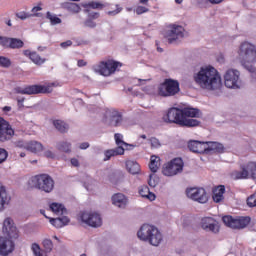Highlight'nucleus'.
<instances>
[{
  "label": "nucleus",
  "mask_w": 256,
  "mask_h": 256,
  "mask_svg": "<svg viewBox=\"0 0 256 256\" xmlns=\"http://www.w3.org/2000/svg\"><path fill=\"white\" fill-rule=\"evenodd\" d=\"M202 115L203 112H201V109L193 106L171 107L168 109L166 115L163 116V121L170 125L174 124L179 127L193 129L195 127H201V121L197 119L202 117Z\"/></svg>",
  "instance_id": "1"
},
{
  "label": "nucleus",
  "mask_w": 256,
  "mask_h": 256,
  "mask_svg": "<svg viewBox=\"0 0 256 256\" xmlns=\"http://www.w3.org/2000/svg\"><path fill=\"white\" fill-rule=\"evenodd\" d=\"M2 233L6 237L0 236V256H9L15 251L13 239H19V230L15 226L13 219L6 218L3 222Z\"/></svg>",
  "instance_id": "2"
},
{
  "label": "nucleus",
  "mask_w": 256,
  "mask_h": 256,
  "mask_svg": "<svg viewBox=\"0 0 256 256\" xmlns=\"http://www.w3.org/2000/svg\"><path fill=\"white\" fill-rule=\"evenodd\" d=\"M194 81L201 89L207 91H217L221 87V76L213 66L201 67L194 74Z\"/></svg>",
  "instance_id": "3"
},
{
  "label": "nucleus",
  "mask_w": 256,
  "mask_h": 256,
  "mask_svg": "<svg viewBox=\"0 0 256 256\" xmlns=\"http://www.w3.org/2000/svg\"><path fill=\"white\" fill-rule=\"evenodd\" d=\"M240 63L249 73H255L256 68L253 63L256 61V46L251 42H242L238 49Z\"/></svg>",
  "instance_id": "4"
},
{
  "label": "nucleus",
  "mask_w": 256,
  "mask_h": 256,
  "mask_svg": "<svg viewBox=\"0 0 256 256\" xmlns=\"http://www.w3.org/2000/svg\"><path fill=\"white\" fill-rule=\"evenodd\" d=\"M28 184L32 189H38L42 193H52L55 189V180L47 173L32 176Z\"/></svg>",
  "instance_id": "5"
},
{
  "label": "nucleus",
  "mask_w": 256,
  "mask_h": 256,
  "mask_svg": "<svg viewBox=\"0 0 256 256\" xmlns=\"http://www.w3.org/2000/svg\"><path fill=\"white\" fill-rule=\"evenodd\" d=\"M53 87H56L55 82L43 84L27 85L24 88L16 87L15 93L19 95H49L53 93Z\"/></svg>",
  "instance_id": "6"
},
{
  "label": "nucleus",
  "mask_w": 256,
  "mask_h": 256,
  "mask_svg": "<svg viewBox=\"0 0 256 256\" xmlns=\"http://www.w3.org/2000/svg\"><path fill=\"white\" fill-rule=\"evenodd\" d=\"M181 92L179 80L173 78H165L162 83L158 85L157 93L159 97H175Z\"/></svg>",
  "instance_id": "7"
},
{
  "label": "nucleus",
  "mask_w": 256,
  "mask_h": 256,
  "mask_svg": "<svg viewBox=\"0 0 256 256\" xmlns=\"http://www.w3.org/2000/svg\"><path fill=\"white\" fill-rule=\"evenodd\" d=\"M119 67H123V63L114 59L100 61L98 65L94 66V71L102 75V77H111L119 71Z\"/></svg>",
  "instance_id": "8"
},
{
  "label": "nucleus",
  "mask_w": 256,
  "mask_h": 256,
  "mask_svg": "<svg viewBox=\"0 0 256 256\" xmlns=\"http://www.w3.org/2000/svg\"><path fill=\"white\" fill-rule=\"evenodd\" d=\"M232 179L235 181L241 179H256V162L250 161L246 164L240 165V170H235L231 174Z\"/></svg>",
  "instance_id": "9"
},
{
  "label": "nucleus",
  "mask_w": 256,
  "mask_h": 256,
  "mask_svg": "<svg viewBox=\"0 0 256 256\" xmlns=\"http://www.w3.org/2000/svg\"><path fill=\"white\" fill-rule=\"evenodd\" d=\"M184 167L185 162H183V158L176 157L163 165L162 174L165 177H175V175L183 173Z\"/></svg>",
  "instance_id": "10"
},
{
  "label": "nucleus",
  "mask_w": 256,
  "mask_h": 256,
  "mask_svg": "<svg viewBox=\"0 0 256 256\" xmlns=\"http://www.w3.org/2000/svg\"><path fill=\"white\" fill-rule=\"evenodd\" d=\"M183 37H185V28L177 24H170L164 33V38L167 39L169 45H177L179 39H183Z\"/></svg>",
  "instance_id": "11"
},
{
  "label": "nucleus",
  "mask_w": 256,
  "mask_h": 256,
  "mask_svg": "<svg viewBox=\"0 0 256 256\" xmlns=\"http://www.w3.org/2000/svg\"><path fill=\"white\" fill-rule=\"evenodd\" d=\"M222 221L226 227L230 229H245L249 223H251V218L249 216H236L226 215L222 217Z\"/></svg>",
  "instance_id": "12"
},
{
  "label": "nucleus",
  "mask_w": 256,
  "mask_h": 256,
  "mask_svg": "<svg viewBox=\"0 0 256 256\" xmlns=\"http://www.w3.org/2000/svg\"><path fill=\"white\" fill-rule=\"evenodd\" d=\"M186 197L196 203L204 205L209 201V194L203 187H192L186 189Z\"/></svg>",
  "instance_id": "13"
},
{
  "label": "nucleus",
  "mask_w": 256,
  "mask_h": 256,
  "mask_svg": "<svg viewBox=\"0 0 256 256\" xmlns=\"http://www.w3.org/2000/svg\"><path fill=\"white\" fill-rule=\"evenodd\" d=\"M115 143L118 145L114 149H109L104 152L105 158L104 161H109L111 157H117V155H124L125 154V148L121 145H129V143L123 141V134L116 133L114 135Z\"/></svg>",
  "instance_id": "14"
},
{
  "label": "nucleus",
  "mask_w": 256,
  "mask_h": 256,
  "mask_svg": "<svg viewBox=\"0 0 256 256\" xmlns=\"http://www.w3.org/2000/svg\"><path fill=\"white\" fill-rule=\"evenodd\" d=\"M79 221L88 225V227H93L97 229V227H101L103 221L101 220V215L99 213H89L87 211H81L79 213Z\"/></svg>",
  "instance_id": "15"
},
{
  "label": "nucleus",
  "mask_w": 256,
  "mask_h": 256,
  "mask_svg": "<svg viewBox=\"0 0 256 256\" xmlns=\"http://www.w3.org/2000/svg\"><path fill=\"white\" fill-rule=\"evenodd\" d=\"M15 136V130L9 121L0 116V143L11 141Z\"/></svg>",
  "instance_id": "16"
},
{
  "label": "nucleus",
  "mask_w": 256,
  "mask_h": 256,
  "mask_svg": "<svg viewBox=\"0 0 256 256\" xmlns=\"http://www.w3.org/2000/svg\"><path fill=\"white\" fill-rule=\"evenodd\" d=\"M0 47L3 49H23L25 42L20 38L0 36Z\"/></svg>",
  "instance_id": "17"
},
{
  "label": "nucleus",
  "mask_w": 256,
  "mask_h": 256,
  "mask_svg": "<svg viewBox=\"0 0 256 256\" xmlns=\"http://www.w3.org/2000/svg\"><path fill=\"white\" fill-rule=\"evenodd\" d=\"M239 71L230 69L224 75V85L228 89H239Z\"/></svg>",
  "instance_id": "18"
},
{
  "label": "nucleus",
  "mask_w": 256,
  "mask_h": 256,
  "mask_svg": "<svg viewBox=\"0 0 256 256\" xmlns=\"http://www.w3.org/2000/svg\"><path fill=\"white\" fill-rule=\"evenodd\" d=\"M157 229V227L149 224H143L137 232V237L140 241H145L147 243L148 239L151 238L153 232ZM150 241H153L150 239Z\"/></svg>",
  "instance_id": "19"
},
{
  "label": "nucleus",
  "mask_w": 256,
  "mask_h": 256,
  "mask_svg": "<svg viewBox=\"0 0 256 256\" xmlns=\"http://www.w3.org/2000/svg\"><path fill=\"white\" fill-rule=\"evenodd\" d=\"M207 142H202L199 140H190L188 142V149L192 153H196L198 155H207Z\"/></svg>",
  "instance_id": "20"
},
{
  "label": "nucleus",
  "mask_w": 256,
  "mask_h": 256,
  "mask_svg": "<svg viewBox=\"0 0 256 256\" xmlns=\"http://www.w3.org/2000/svg\"><path fill=\"white\" fill-rule=\"evenodd\" d=\"M206 155H213V153H225V146L219 142H206Z\"/></svg>",
  "instance_id": "21"
},
{
  "label": "nucleus",
  "mask_w": 256,
  "mask_h": 256,
  "mask_svg": "<svg viewBox=\"0 0 256 256\" xmlns=\"http://www.w3.org/2000/svg\"><path fill=\"white\" fill-rule=\"evenodd\" d=\"M23 55L25 57H28L34 65L41 66L45 61H47L46 58H41V56L36 52V51H31V50H23Z\"/></svg>",
  "instance_id": "22"
},
{
  "label": "nucleus",
  "mask_w": 256,
  "mask_h": 256,
  "mask_svg": "<svg viewBox=\"0 0 256 256\" xmlns=\"http://www.w3.org/2000/svg\"><path fill=\"white\" fill-rule=\"evenodd\" d=\"M112 205L119 207L120 209H125L127 207L128 199L123 193H116L111 198Z\"/></svg>",
  "instance_id": "23"
},
{
  "label": "nucleus",
  "mask_w": 256,
  "mask_h": 256,
  "mask_svg": "<svg viewBox=\"0 0 256 256\" xmlns=\"http://www.w3.org/2000/svg\"><path fill=\"white\" fill-rule=\"evenodd\" d=\"M124 180H125V174H123V171L121 170H115L108 174V181L112 185H119L123 183Z\"/></svg>",
  "instance_id": "24"
},
{
  "label": "nucleus",
  "mask_w": 256,
  "mask_h": 256,
  "mask_svg": "<svg viewBox=\"0 0 256 256\" xmlns=\"http://www.w3.org/2000/svg\"><path fill=\"white\" fill-rule=\"evenodd\" d=\"M109 4H103L98 1H90L88 3H81V7L84 8V13H89L91 9H98V11H103L105 7H107Z\"/></svg>",
  "instance_id": "25"
},
{
  "label": "nucleus",
  "mask_w": 256,
  "mask_h": 256,
  "mask_svg": "<svg viewBox=\"0 0 256 256\" xmlns=\"http://www.w3.org/2000/svg\"><path fill=\"white\" fill-rule=\"evenodd\" d=\"M163 241V234L159 231V228L154 229L151 238L146 240V243H149L153 247H159Z\"/></svg>",
  "instance_id": "26"
},
{
  "label": "nucleus",
  "mask_w": 256,
  "mask_h": 256,
  "mask_svg": "<svg viewBox=\"0 0 256 256\" xmlns=\"http://www.w3.org/2000/svg\"><path fill=\"white\" fill-rule=\"evenodd\" d=\"M138 193L140 197H143L144 199H148V201H155L157 199V195L155 193L151 192L149 189V186L142 185L138 189Z\"/></svg>",
  "instance_id": "27"
},
{
  "label": "nucleus",
  "mask_w": 256,
  "mask_h": 256,
  "mask_svg": "<svg viewBox=\"0 0 256 256\" xmlns=\"http://www.w3.org/2000/svg\"><path fill=\"white\" fill-rule=\"evenodd\" d=\"M9 201H11V196L7 195L5 186L0 182V211L5 209V205L9 204Z\"/></svg>",
  "instance_id": "28"
},
{
  "label": "nucleus",
  "mask_w": 256,
  "mask_h": 256,
  "mask_svg": "<svg viewBox=\"0 0 256 256\" xmlns=\"http://www.w3.org/2000/svg\"><path fill=\"white\" fill-rule=\"evenodd\" d=\"M223 195H225V185H219L213 190L212 199L214 203H221V201L225 199Z\"/></svg>",
  "instance_id": "29"
},
{
  "label": "nucleus",
  "mask_w": 256,
  "mask_h": 256,
  "mask_svg": "<svg viewBox=\"0 0 256 256\" xmlns=\"http://www.w3.org/2000/svg\"><path fill=\"white\" fill-rule=\"evenodd\" d=\"M53 125L55 129L60 132L62 135L69 132V124L63 120H53Z\"/></svg>",
  "instance_id": "30"
},
{
  "label": "nucleus",
  "mask_w": 256,
  "mask_h": 256,
  "mask_svg": "<svg viewBox=\"0 0 256 256\" xmlns=\"http://www.w3.org/2000/svg\"><path fill=\"white\" fill-rule=\"evenodd\" d=\"M122 121H123V115L117 110L112 111L110 115V125L112 127H119Z\"/></svg>",
  "instance_id": "31"
},
{
  "label": "nucleus",
  "mask_w": 256,
  "mask_h": 256,
  "mask_svg": "<svg viewBox=\"0 0 256 256\" xmlns=\"http://www.w3.org/2000/svg\"><path fill=\"white\" fill-rule=\"evenodd\" d=\"M126 169L128 173H131V175H138L141 171V166L137 161L129 160L126 162Z\"/></svg>",
  "instance_id": "32"
},
{
  "label": "nucleus",
  "mask_w": 256,
  "mask_h": 256,
  "mask_svg": "<svg viewBox=\"0 0 256 256\" xmlns=\"http://www.w3.org/2000/svg\"><path fill=\"white\" fill-rule=\"evenodd\" d=\"M62 9H66V11H69L70 13H80L81 12V6L75 2H63L61 4Z\"/></svg>",
  "instance_id": "33"
},
{
  "label": "nucleus",
  "mask_w": 256,
  "mask_h": 256,
  "mask_svg": "<svg viewBox=\"0 0 256 256\" xmlns=\"http://www.w3.org/2000/svg\"><path fill=\"white\" fill-rule=\"evenodd\" d=\"M26 149L31 151V153H41V151H43V144L37 141H30L27 144Z\"/></svg>",
  "instance_id": "34"
},
{
  "label": "nucleus",
  "mask_w": 256,
  "mask_h": 256,
  "mask_svg": "<svg viewBox=\"0 0 256 256\" xmlns=\"http://www.w3.org/2000/svg\"><path fill=\"white\" fill-rule=\"evenodd\" d=\"M161 158L153 155L150 158V164H149V169L150 171H152L153 173H157V171H159V167L161 165Z\"/></svg>",
  "instance_id": "35"
},
{
  "label": "nucleus",
  "mask_w": 256,
  "mask_h": 256,
  "mask_svg": "<svg viewBox=\"0 0 256 256\" xmlns=\"http://www.w3.org/2000/svg\"><path fill=\"white\" fill-rule=\"evenodd\" d=\"M56 149H58L60 153H71V142L60 141L56 144Z\"/></svg>",
  "instance_id": "36"
},
{
  "label": "nucleus",
  "mask_w": 256,
  "mask_h": 256,
  "mask_svg": "<svg viewBox=\"0 0 256 256\" xmlns=\"http://www.w3.org/2000/svg\"><path fill=\"white\" fill-rule=\"evenodd\" d=\"M50 210L53 213H61V215H63V213L67 211V208H65V205H63L62 203L53 202L50 204Z\"/></svg>",
  "instance_id": "37"
},
{
  "label": "nucleus",
  "mask_w": 256,
  "mask_h": 256,
  "mask_svg": "<svg viewBox=\"0 0 256 256\" xmlns=\"http://www.w3.org/2000/svg\"><path fill=\"white\" fill-rule=\"evenodd\" d=\"M46 19H49L51 25H60V23H62L61 18L57 15L51 14L49 11L46 13Z\"/></svg>",
  "instance_id": "38"
},
{
  "label": "nucleus",
  "mask_w": 256,
  "mask_h": 256,
  "mask_svg": "<svg viewBox=\"0 0 256 256\" xmlns=\"http://www.w3.org/2000/svg\"><path fill=\"white\" fill-rule=\"evenodd\" d=\"M45 253L53 251V241L51 239H44L42 242Z\"/></svg>",
  "instance_id": "39"
},
{
  "label": "nucleus",
  "mask_w": 256,
  "mask_h": 256,
  "mask_svg": "<svg viewBox=\"0 0 256 256\" xmlns=\"http://www.w3.org/2000/svg\"><path fill=\"white\" fill-rule=\"evenodd\" d=\"M12 62L11 59L6 56H0V67L3 69H9L11 67Z\"/></svg>",
  "instance_id": "40"
},
{
  "label": "nucleus",
  "mask_w": 256,
  "mask_h": 256,
  "mask_svg": "<svg viewBox=\"0 0 256 256\" xmlns=\"http://www.w3.org/2000/svg\"><path fill=\"white\" fill-rule=\"evenodd\" d=\"M214 221L215 219L212 217H204L201 219V227L204 229V231H207L209 225H211Z\"/></svg>",
  "instance_id": "41"
},
{
  "label": "nucleus",
  "mask_w": 256,
  "mask_h": 256,
  "mask_svg": "<svg viewBox=\"0 0 256 256\" xmlns=\"http://www.w3.org/2000/svg\"><path fill=\"white\" fill-rule=\"evenodd\" d=\"M159 183V177H157L155 174L149 175L148 185L149 187L155 188L157 187Z\"/></svg>",
  "instance_id": "42"
},
{
  "label": "nucleus",
  "mask_w": 256,
  "mask_h": 256,
  "mask_svg": "<svg viewBox=\"0 0 256 256\" xmlns=\"http://www.w3.org/2000/svg\"><path fill=\"white\" fill-rule=\"evenodd\" d=\"M31 249L34 256H43V253L41 252V246L38 243H32Z\"/></svg>",
  "instance_id": "43"
},
{
  "label": "nucleus",
  "mask_w": 256,
  "mask_h": 256,
  "mask_svg": "<svg viewBox=\"0 0 256 256\" xmlns=\"http://www.w3.org/2000/svg\"><path fill=\"white\" fill-rule=\"evenodd\" d=\"M115 7H116L115 10L106 12V15H109V17H115L116 15H119V13H121V11H123V7H121V5L116 4Z\"/></svg>",
  "instance_id": "44"
},
{
  "label": "nucleus",
  "mask_w": 256,
  "mask_h": 256,
  "mask_svg": "<svg viewBox=\"0 0 256 256\" xmlns=\"http://www.w3.org/2000/svg\"><path fill=\"white\" fill-rule=\"evenodd\" d=\"M7 157H9V152L5 148H0V165L7 161Z\"/></svg>",
  "instance_id": "45"
},
{
  "label": "nucleus",
  "mask_w": 256,
  "mask_h": 256,
  "mask_svg": "<svg viewBox=\"0 0 256 256\" xmlns=\"http://www.w3.org/2000/svg\"><path fill=\"white\" fill-rule=\"evenodd\" d=\"M149 141H150L151 149H159V147H161V141H159L157 137H151Z\"/></svg>",
  "instance_id": "46"
},
{
  "label": "nucleus",
  "mask_w": 256,
  "mask_h": 256,
  "mask_svg": "<svg viewBox=\"0 0 256 256\" xmlns=\"http://www.w3.org/2000/svg\"><path fill=\"white\" fill-rule=\"evenodd\" d=\"M50 223L53 225V227H56V229H61L62 224L60 218H50Z\"/></svg>",
  "instance_id": "47"
},
{
  "label": "nucleus",
  "mask_w": 256,
  "mask_h": 256,
  "mask_svg": "<svg viewBox=\"0 0 256 256\" xmlns=\"http://www.w3.org/2000/svg\"><path fill=\"white\" fill-rule=\"evenodd\" d=\"M135 13L138 15H143V13H149V8L145 6H137L135 9Z\"/></svg>",
  "instance_id": "48"
},
{
  "label": "nucleus",
  "mask_w": 256,
  "mask_h": 256,
  "mask_svg": "<svg viewBox=\"0 0 256 256\" xmlns=\"http://www.w3.org/2000/svg\"><path fill=\"white\" fill-rule=\"evenodd\" d=\"M84 25L86 27H89L90 29H95L97 27V23L93 21L91 18H87L84 22Z\"/></svg>",
  "instance_id": "49"
},
{
  "label": "nucleus",
  "mask_w": 256,
  "mask_h": 256,
  "mask_svg": "<svg viewBox=\"0 0 256 256\" xmlns=\"http://www.w3.org/2000/svg\"><path fill=\"white\" fill-rule=\"evenodd\" d=\"M206 231H211L212 233H219V226L215 224V220L212 222V224H209V227Z\"/></svg>",
  "instance_id": "50"
},
{
  "label": "nucleus",
  "mask_w": 256,
  "mask_h": 256,
  "mask_svg": "<svg viewBox=\"0 0 256 256\" xmlns=\"http://www.w3.org/2000/svg\"><path fill=\"white\" fill-rule=\"evenodd\" d=\"M88 14V19H99V17H101V14L99 12H93L91 10H89V12H84Z\"/></svg>",
  "instance_id": "51"
},
{
  "label": "nucleus",
  "mask_w": 256,
  "mask_h": 256,
  "mask_svg": "<svg viewBox=\"0 0 256 256\" xmlns=\"http://www.w3.org/2000/svg\"><path fill=\"white\" fill-rule=\"evenodd\" d=\"M60 219V223L62 225V227H65V225H69V222L71 221L69 219V217L67 216H62V217H58Z\"/></svg>",
  "instance_id": "52"
},
{
  "label": "nucleus",
  "mask_w": 256,
  "mask_h": 256,
  "mask_svg": "<svg viewBox=\"0 0 256 256\" xmlns=\"http://www.w3.org/2000/svg\"><path fill=\"white\" fill-rule=\"evenodd\" d=\"M16 17L18 19H21V21H25V19H27V17H29V14H27L25 12H18V13H16Z\"/></svg>",
  "instance_id": "53"
},
{
  "label": "nucleus",
  "mask_w": 256,
  "mask_h": 256,
  "mask_svg": "<svg viewBox=\"0 0 256 256\" xmlns=\"http://www.w3.org/2000/svg\"><path fill=\"white\" fill-rule=\"evenodd\" d=\"M71 45H73V41L71 40L60 43V47H62V49H67V47H71Z\"/></svg>",
  "instance_id": "54"
},
{
  "label": "nucleus",
  "mask_w": 256,
  "mask_h": 256,
  "mask_svg": "<svg viewBox=\"0 0 256 256\" xmlns=\"http://www.w3.org/2000/svg\"><path fill=\"white\" fill-rule=\"evenodd\" d=\"M44 155L47 159H55V154L51 152V150H47L44 152Z\"/></svg>",
  "instance_id": "55"
},
{
  "label": "nucleus",
  "mask_w": 256,
  "mask_h": 256,
  "mask_svg": "<svg viewBox=\"0 0 256 256\" xmlns=\"http://www.w3.org/2000/svg\"><path fill=\"white\" fill-rule=\"evenodd\" d=\"M89 147H91V145L89 144V142H82L79 145V149H82L83 151H85V149H89Z\"/></svg>",
  "instance_id": "56"
},
{
  "label": "nucleus",
  "mask_w": 256,
  "mask_h": 256,
  "mask_svg": "<svg viewBox=\"0 0 256 256\" xmlns=\"http://www.w3.org/2000/svg\"><path fill=\"white\" fill-rule=\"evenodd\" d=\"M196 3L199 7H205L209 3V0H196Z\"/></svg>",
  "instance_id": "57"
},
{
  "label": "nucleus",
  "mask_w": 256,
  "mask_h": 256,
  "mask_svg": "<svg viewBox=\"0 0 256 256\" xmlns=\"http://www.w3.org/2000/svg\"><path fill=\"white\" fill-rule=\"evenodd\" d=\"M70 163L73 167H79V160L77 158H71Z\"/></svg>",
  "instance_id": "58"
},
{
  "label": "nucleus",
  "mask_w": 256,
  "mask_h": 256,
  "mask_svg": "<svg viewBox=\"0 0 256 256\" xmlns=\"http://www.w3.org/2000/svg\"><path fill=\"white\" fill-rule=\"evenodd\" d=\"M124 147H126V151H133V149L137 147V144H128V145H124Z\"/></svg>",
  "instance_id": "59"
},
{
  "label": "nucleus",
  "mask_w": 256,
  "mask_h": 256,
  "mask_svg": "<svg viewBox=\"0 0 256 256\" xmlns=\"http://www.w3.org/2000/svg\"><path fill=\"white\" fill-rule=\"evenodd\" d=\"M211 5H219L220 3H223L225 0H208Z\"/></svg>",
  "instance_id": "60"
},
{
  "label": "nucleus",
  "mask_w": 256,
  "mask_h": 256,
  "mask_svg": "<svg viewBox=\"0 0 256 256\" xmlns=\"http://www.w3.org/2000/svg\"><path fill=\"white\" fill-rule=\"evenodd\" d=\"M78 67H85L87 65V62L85 60H78L77 62Z\"/></svg>",
  "instance_id": "61"
},
{
  "label": "nucleus",
  "mask_w": 256,
  "mask_h": 256,
  "mask_svg": "<svg viewBox=\"0 0 256 256\" xmlns=\"http://www.w3.org/2000/svg\"><path fill=\"white\" fill-rule=\"evenodd\" d=\"M42 9L41 6H35L32 8V13H37V11H42Z\"/></svg>",
  "instance_id": "62"
},
{
  "label": "nucleus",
  "mask_w": 256,
  "mask_h": 256,
  "mask_svg": "<svg viewBox=\"0 0 256 256\" xmlns=\"http://www.w3.org/2000/svg\"><path fill=\"white\" fill-rule=\"evenodd\" d=\"M2 111H4V113H9V111H11V106H4Z\"/></svg>",
  "instance_id": "63"
},
{
  "label": "nucleus",
  "mask_w": 256,
  "mask_h": 256,
  "mask_svg": "<svg viewBox=\"0 0 256 256\" xmlns=\"http://www.w3.org/2000/svg\"><path fill=\"white\" fill-rule=\"evenodd\" d=\"M25 101V98H17V103L19 106H21V103H23Z\"/></svg>",
  "instance_id": "64"
}]
</instances>
